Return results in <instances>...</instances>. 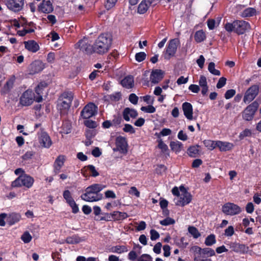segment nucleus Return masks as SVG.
I'll list each match as a JSON object with an SVG mask.
<instances>
[{"label": "nucleus", "mask_w": 261, "mask_h": 261, "mask_svg": "<svg viewBox=\"0 0 261 261\" xmlns=\"http://www.w3.org/2000/svg\"><path fill=\"white\" fill-rule=\"evenodd\" d=\"M106 186L99 184H93L85 189V193L81 196V198L87 202L98 201L102 199L103 195L100 193Z\"/></svg>", "instance_id": "2"}, {"label": "nucleus", "mask_w": 261, "mask_h": 261, "mask_svg": "<svg viewBox=\"0 0 261 261\" xmlns=\"http://www.w3.org/2000/svg\"><path fill=\"white\" fill-rule=\"evenodd\" d=\"M117 0H106L105 8L108 10H110L115 6Z\"/></svg>", "instance_id": "56"}, {"label": "nucleus", "mask_w": 261, "mask_h": 261, "mask_svg": "<svg viewBox=\"0 0 261 261\" xmlns=\"http://www.w3.org/2000/svg\"><path fill=\"white\" fill-rule=\"evenodd\" d=\"M39 142L42 146L49 148L51 145L50 137L45 132L42 131L39 135Z\"/></svg>", "instance_id": "18"}, {"label": "nucleus", "mask_w": 261, "mask_h": 261, "mask_svg": "<svg viewBox=\"0 0 261 261\" xmlns=\"http://www.w3.org/2000/svg\"><path fill=\"white\" fill-rule=\"evenodd\" d=\"M180 44L179 40L178 38L171 39L168 42L164 54V59L170 60L175 56L177 47Z\"/></svg>", "instance_id": "4"}, {"label": "nucleus", "mask_w": 261, "mask_h": 261, "mask_svg": "<svg viewBox=\"0 0 261 261\" xmlns=\"http://www.w3.org/2000/svg\"><path fill=\"white\" fill-rule=\"evenodd\" d=\"M188 230L189 232L194 239H197L201 236V234L199 232L198 229L195 226H189L188 227Z\"/></svg>", "instance_id": "41"}, {"label": "nucleus", "mask_w": 261, "mask_h": 261, "mask_svg": "<svg viewBox=\"0 0 261 261\" xmlns=\"http://www.w3.org/2000/svg\"><path fill=\"white\" fill-rule=\"evenodd\" d=\"M65 161V156L64 155H59L56 159L54 165L63 167Z\"/></svg>", "instance_id": "46"}, {"label": "nucleus", "mask_w": 261, "mask_h": 261, "mask_svg": "<svg viewBox=\"0 0 261 261\" xmlns=\"http://www.w3.org/2000/svg\"><path fill=\"white\" fill-rule=\"evenodd\" d=\"M121 85L127 89L132 88L134 86V77L132 75L125 76L121 81Z\"/></svg>", "instance_id": "27"}, {"label": "nucleus", "mask_w": 261, "mask_h": 261, "mask_svg": "<svg viewBox=\"0 0 261 261\" xmlns=\"http://www.w3.org/2000/svg\"><path fill=\"white\" fill-rule=\"evenodd\" d=\"M182 109L184 114L189 120L193 119V107L192 105L188 102H185L182 105Z\"/></svg>", "instance_id": "22"}, {"label": "nucleus", "mask_w": 261, "mask_h": 261, "mask_svg": "<svg viewBox=\"0 0 261 261\" xmlns=\"http://www.w3.org/2000/svg\"><path fill=\"white\" fill-rule=\"evenodd\" d=\"M122 118L120 114L114 115L113 118L111 121L112 125L115 127H120V125L122 122Z\"/></svg>", "instance_id": "38"}, {"label": "nucleus", "mask_w": 261, "mask_h": 261, "mask_svg": "<svg viewBox=\"0 0 261 261\" xmlns=\"http://www.w3.org/2000/svg\"><path fill=\"white\" fill-rule=\"evenodd\" d=\"M138 115V112L134 109L128 107L124 109L122 112L123 118L126 121L130 120V117L134 119Z\"/></svg>", "instance_id": "19"}, {"label": "nucleus", "mask_w": 261, "mask_h": 261, "mask_svg": "<svg viewBox=\"0 0 261 261\" xmlns=\"http://www.w3.org/2000/svg\"><path fill=\"white\" fill-rule=\"evenodd\" d=\"M137 261H152V258L149 254H143L138 258Z\"/></svg>", "instance_id": "58"}, {"label": "nucleus", "mask_w": 261, "mask_h": 261, "mask_svg": "<svg viewBox=\"0 0 261 261\" xmlns=\"http://www.w3.org/2000/svg\"><path fill=\"white\" fill-rule=\"evenodd\" d=\"M203 143L204 146L210 150H212L216 147V141L211 140H204Z\"/></svg>", "instance_id": "44"}, {"label": "nucleus", "mask_w": 261, "mask_h": 261, "mask_svg": "<svg viewBox=\"0 0 261 261\" xmlns=\"http://www.w3.org/2000/svg\"><path fill=\"white\" fill-rule=\"evenodd\" d=\"M21 239L24 243H29L31 241L32 237L28 231H25L21 236Z\"/></svg>", "instance_id": "50"}, {"label": "nucleus", "mask_w": 261, "mask_h": 261, "mask_svg": "<svg viewBox=\"0 0 261 261\" xmlns=\"http://www.w3.org/2000/svg\"><path fill=\"white\" fill-rule=\"evenodd\" d=\"M222 211L226 215L233 216L240 214L242 210L237 204L227 202L222 206Z\"/></svg>", "instance_id": "8"}, {"label": "nucleus", "mask_w": 261, "mask_h": 261, "mask_svg": "<svg viewBox=\"0 0 261 261\" xmlns=\"http://www.w3.org/2000/svg\"><path fill=\"white\" fill-rule=\"evenodd\" d=\"M114 221H119L124 220L128 217V215L125 212H120L118 211H114L112 213Z\"/></svg>", "instance_id": "33"}, {"label": "nucleus", "mask_w": 261, "mask_h": 261, "mask_svg": "<svg viewBox=\"0 0 261 261\" xmlns=\"http://www.w3.org/2000/svg\"><path fill=\"white\" fill-rule=\"evenodd\" d=\"M74 97V93L70 91H65L60 94L59 100H65L68 102H72Z\"/></svg>", "instance_id": "29"}, {"label": "nucleus", "mask_w": 261, "mask_h": 261, "mask_svg": "<svg viewBox=\"0 0 261 261\" xmlns=\"http://www.w3.org/2000/svg\"><path fill=\"white\" fill-rule=\"evenodd\" d=\"M97 107L93 102L87 104L81 112V116L88 119L97 114Z\"/></svg>", "instance_id": "6"}, {"label": "nucleus", "mask_w": 261, "mask_h": 261, "mask_svg": "<svg viewBox=\"0 0 261 261\" xmlns=\"http://www.w3.org/2000/svg\"><path fill=\"white\" fill-rule=\"evenodd\" d=\"M195 251L200 254L202 257H211L215 255L214 250L210 248H201L198 246H195Z\"/></svg>", "instance_id": "20"}, {"label": "nucleus", "mask_w": 261, "mask_h": 261, "mask_svg": "<svg viewBox=\"0 0 261 261\" xmlns=\"http://www.w3.org/2000/svg\"><path fill=\"white\" fill-rule=\"evenodd\" d=\"M158 147L161 150L162 153H164L166 158L169 156L170 153L168 147L162 140L159 141Z\"/></svg>", "instance_id": "34"}, {"label": "nucleus", "mask_w": 261, "mask_h": 261, "mask_svg": "<svg viewBox=\"0 0 261 261\" xmlns=\"http://www.w3.org/2000/svg\"><path fill=\"white\" fill-rule=\"evenodd\" d=\"M259 107V103L255 100L248 105L242 112V118L244 120L250 121L254 118L255 113Z\"/></svg>", "instance_id": "5"}, {"label": "nucleus", "mask_w": 261, "mask_h": 261, "mask_svg": "<svg viewBox=\"0 0 261 261\" xmlns=\"http://www.w3.org/2000/svg\"><path fill=\"white\" fill-rule=\"evenodd\" d=\"M141 110L148 113H153L155 112L156 109L152 105H148L146 107H142Z\"/></svg>", "instance_id": "52"}, {"label": "nucleus", "mask_w": 261, "mask_h": 261, "mask_svg": "<svg viewBox=\"0 0 261 261\" xmlns=\"http://www.w3.org/2000/svg\"><path fill=\"white\" fill-rule=\"evenodd\" d=\"M123 130L125 133H129L130 134H134L135 133V128L129 124H125Z\"/></svg>", "instance_id": "57"}, {"label": "nucleus", "mask_w": 261, "mask_h": 261, "mask_svg": "<svg viewBox=\"0 0 261 261\" xmlns=\"http://www.w3.org/2000/svg\"><path fill=\"white\" fill-rule=\"evenodd\" d=\"M112 252L121 254L128 251L126 246L124 245H117L112 248Z\"/></svg>", "instance_id": "37"}, {"label": "nucleus", "mask_w": 261, "mask_h": 261, "mask_svg": "<svg viewBox=\"0 0 261 261\" xmlns=\"http://www.w3.org/2000/svg\"><path fill=\"white\" fill-rule=\"evenodd\" d=\"M259 86L254 85L249 87L246 91L243 98V101L245 103H249L252 101L258 94Z\"/></svg>", "instance_id": "9"}, {"label": "nucleus", "mask_w": 261, "mask_h": 261, "mask_svg": "<svg viewBox=\"0 0 261 261\" xmlns=\"http://www.w3.org/2000/svg\"><path fill=\"white\" fill-rule=\"evenodd\" d=\"M251 134L252 133L251 130L246 128L240 134L239 138L240 140H243L245 137L251 136Z\"/></svg>", "instance_id": "55"}, {"label": "nucleus", "mask_w": 261, "mask_h": 261, "mask_svg": "<svg viewBox=\"0 0 261 261\" xmlns=\"http://www.w3.org/2000/svg\"><path fill=\"white\" fill-rule=\"evenodd\" d=\"M216 242V237L214 234L208 235L205 240V244L207 246H211Z\"/></svg>", "instance_id": "42"}, {"label": "nucleus", "mask_w": 261, "mask_h": 261, "mask_svg": "<svg viewBox=\"0 0 261 261\" xmlns=\"http://www.w3.org/2000/svg\"><path fill=\"white\" fill-rule=\"evenodd\" d=\"M224 28L228 32H234L235 26L233 25V22L232 23L227 22L225 24Z\"/></svg>", "instance_id": "63"}, {"label": "nucleus", "mask_w": 261, "mask_h": 261, "mask_svg": "<svg viewBox=\"0 0 261 261\" xmlns=\"http://www.w3.org/2000/svg\"><path fill=\"white\" fill-rule=\"evenodd\" d=\"M167 170V167L162 164L158 165L155 169V172L158 175H162L165 173Z\"/></svg>", "instance_id": "48"}, {"label": "nucleus", "mask_w": 261, "mask_h": 261, "mask_svg": "<svg viewBox=\"0 0 261 261\" xmlns=\"http://www.w3.org/2000/svg\"><path fill=\"white\" fill-rule=\"evenodd\" d=\"M192 200V195L188 192L185 194H181V195L176 202V205L181 206H184L191 202Z\"/></svg>", "instance_id": "21"}, {"label": "nucleus", "mask_w": 261, "mask_h": 261, "mask_svg": "<svg viewBox=\"0 0 261 261\" xmlns=\"http://www.w3.org/2000/svg\"><path fill=\"white\" fill-rule=\"evenodd\" d=\"M35 32V30L33 28L27 29L26 27L24 28L22 30H19L17 32V34L19 36L23 37L27 34L32 33Z\"/></svg>", "instance_id": "47"}, {"label": "nucleus", "mask_w": 261, "mask_h": 261, "mask_svg": "<svg viewBox=\"0 0 261 261\" xmlns=\"http://www.w3.org/2000/svg\"><path fill=\"white\" fill-rule=\"evenodd\" d=\"M87 170L90 171L91 175L93 177H96L99 175V173L96 171L94 166L92 165H89L85 166L83 169L82 170V174L85 177H87L88 175L86 173Z\"/></svg>", "instance_id": "28"}, {"label": "nucleus", "mask_w": 261, "mask_h": 261, "mask_svg": "<svg viewBox=\"0 0 261 261\" xmlns=\"http://www.w3.org/2000/svg\"><path fill=\"white\" fill-rule=\"evenodd\" d=\"M150 6L145 3V1H142L139 5L137 12L140 14L145 13L149 8Z\"/></svg>", "instance_id": "35"}, {"label": "nucleus", "mask_w": 261, "mask_h": 261, "mask_svg": "<svg viewBox=\"0 0 261 261\" xmlns=\"http://www.w3.org/2000/svg\"><path fill=\"white\" fill-rule=\"evenodd\" d=\"M53 10V4L50 0H43L38 7V11L43 13L49 14Z\"/></svg>", "instance_id": "13"}, {"label": "nucleus", "mask_w": 261, "mask_h": 261, "mask_svg": "<svg viewBox=\"0 0 261 261\" xmlns=\"http://www.w3.org/2000/svg\"><path fill=\"white\" fill-rule=\"evenodd\" d=\"M36 101L34 92L31 90H27L23 93L19 99V103L22 106L31 105Z\"/></svg>", "instance_id": "7"}, {"label": "nucleus", "mask_w": 261, "mask_h": 261, "mask_svg": "<svg viewBox=\"0 0 261 261\" xmlns=\"http://www.w3.org/2000/svg\"><path fill=\"white\" fill-rule=\"evenodd\" d=\"M216 145V147H218L221 151L230 150L233 147V145L231 143L221 141H217Z\"/></svg>", "instance_id": "26"}, {"label": "nucleus", "mask_w": 261, "mask_h": 261, "mask_svg": "<svg viewBox=\"0 0 261 261\" xmlns=\"http://www.w3.org/2000/svg\"><path fill=\"white\" fill-rule=\"evenodd\" d=\"M35 92L37 94V96H35L36 101L37 102H40L42 101V95L43 94V90L41 87V85H38L35 88Z\"/></svg>", "instance_id": "39"}, {"label": "nucleus", "mask_w": 261, "mask_h": 261, "mask_svg": "<svg viewBox=\"0 0 261 261\" xmlns=\"http://www.w3.org/2000/svg\"><path fill=\"white\" fill-rule=\"evenodd\" d=\"M24 0H6L5 5L9 10L14 12H18L22 10Z\"/></svg>", "instance_id": "11"}, {"label": "nucleus", "mask_w": 261, "mask_h": 261, "mask_svg": "<svg viewBox=\"0 0 261 261\" xmlns=\"http://www.w3.org/2000/svg\"><path fill=\"white\" fill-rule=\"evenodd\" d=\"M72 102H68L65 100H59L57 105V108L60 111L61 116L66 115L68 114Z\"/></svg>", "instance_id": "17"}, {"label": "nucleus", "mask_w": 261, "mask_h": 261, "mask_svg": "<svg viewBox=\"0 0 261 261\" xmlns=\"http://www.w3.org/2000/svg\"><path fill=\"white\" fill-rule=\"evenodd\" d=\"M171 149L176 153H179L182 150L183 144L179 141H171L170 143Z\"/></svg>", "instance_id": "31"}, {"label": "nucleus", "mask_w": 261, "mask_h": 261, "mask_svg": "<svg viewBox=\"0 0 261 261\" xmlns=\"http://www.w3.org/2000/svg\"><path fill=\"white\" fill-rule=\"evenodd\" d=\"M236 91L234 89H229L226 91L224 97L226 99H229L232 98L235 94Z\"/></svg>", "instance_id": "59"}, {"label": "nucleus", "mask_w": 261, "mask_h": 261, "mask_svg": "<svg viewBox=\"0 0 261 261\" xmlns=\"http://www.w3.org/2000/svg\"><path fill=\"white\" fill-rule=\"evenodd\" d=\"M128 193L129 194L135 195L137 197H139L140 195V192L135 187H132L130 188Z\"/></svg>", "instance_id": "62"}, {"label": "nucleus", "mask_w": 261, "mask_h": 261, "mask_svg": "<svg viewBox=\"0 0 261 261\" xmlns=\"http://www.w3.org/2000/svg\"><path fill=\"white\" fill-rule=\"evenodd\" d=\"M44 68V65L40 60L33 61L29 66L28 69L31 74H35L41 71Z\"/></svg>", "instance_id": "15"}, {"label": "nucleus", "mask_w": 261, "mask_h": 261, "mask_svg": "<svg viewBox=\"0 0 261 261\" xmlns=\"http://www.w3.org/2000/svg\"><path fill=\"white\" fill-rule=\"evenodd\" d=\"M84 123L86 127L90 128H95L97 126L96 121L92 120L86 119Z\"/></svg>", "instance_id": "53"}, {"label": "nucleus", "mask_w": 261, "mask_h": 261, "mask_svg": "<svg viewBox=\"0 0 261 261\" xmlns=\"http://www.w3.org/2000/svg\"><path fill=\"white\" fill-rule=\"evenodd\" d=\"M117 149L121 153L126 154L127 152V143L126 139L122 136H118L116 139Z\"/></svg>", "instance_id": "14"}, {"label": "nucleus", "mask_w": 261, "mask_h": 261, "mask_svg": "<svg viewBox=\"0 0 261 261\" xmlns=\"http://www.w3.org/2000/svg\"><path fill=\"white\" fill-rule=\"evenodd\" d=\"M200 146L198 145L190 146L188 149V153L189 156L193 158L196 157L199 153V150L198 148Z\"/></svg>", "instance_id": "36"}, {"label": "nucleus", "mask_w": 261, "mask_h": 261, "mask_svg": "<svg viewBox=\"0 0 261 261\" xmlns=\"http://www.w3.org/2000/svg\"><path fill=\"white\" fill-rule=\"evenodd\" d=\"M84 240L85 239L80 238L77 234H74L67 237L65 242L68 244H76Z\"/></svg>", "instance_id": "30"}, {"label": "nucleus", "mask_w": 261, "mask_h": 261, "mask_svg": "<svg viewBox=\"0 0 261 261\" xmlns=\"http://www.w3.org/2000/svg\"><path fill=\"white\" fill-rule=\"evenodd\" d=\"M63 196L67 204H69L74 201L71 196V192L68 190L64 191Z\"/></svg>", "instance_id": "45"}, {"label": "nucleus", "mask_w": 261, "mask_h": 261, "mask_svg": "<svg viewBox=\"0 0 261 261\" xmlns=\"http://www.w3.org/2000/svg\"><path fill=\"white\" fill-rule=\"evenodd\" d=\"M208 70L213 75H220L221 72L219 70L215 69V64L214 62H210L208 65Z\"/></svg>", "instance_id": "43"}, {"label": "nucleus", "mask_w": 261, "mask_h": 261, "mask_svg": "<svg viewBox=\"0 0 261 261\" xmlns=\"http://www.w3.org/2000/svg\"><path fill=\"white\" fill-rule=\"evenodd\" d=\"M160 223L163 226H168L174 224L175 220L170 217H167L164 220L160 221Z\"/></svg>", "instance_id": "49"}, {"label": "nucleus", "mask_w": 261, "mask_h": 261, "mask_svg": "<svg viewBox=\"0 0 261 261\" xmlns=\"http://www.w3.org/2000/svg\"><path fill=\"white\" fill-rule=\"evenodd\" d=\"M164 71L161 69H156L152 70L150 75L151 83L154 84H158L164 78Z\"/></svg>", "instance_id": "16"}, {"label": "nucleus", "mask_w": 261, "mask_h": 261, "mask_svg": "<svg viewBox=\"0 0 261 261\" xmlns=\"http://www.w3.org/2000/svg\"><path fill=\"white\" fill-rule=\"evenodd\" d=\"M24 44L25 49L33 53H36L40 49L39 44L33 40L24 41Z\"/></svg>", "instance_id": "23"}, {"label": "nucleus", "mask_w": 261, "mask_h": 261, "mask_svg": "<svg viewBox=\"0 0 261 261\" xmlns=\"http://www.w3.org/2000/svg\"><path fill=\"white\" fill-rule=\"evenodd\" d=\"M256 13V10L253 8H248L245 9L242 13V16L243 17H250L254 15Z\"/></svg>", "instance_id": "40"}, {"label": "nucleus", "mask_w": 261, "mask_h": 261, "mask_svg": "<svg viewBox=\"0 0 261 261\" xmlns=\"http://www.w3.org/2000/svg\"><path fill=\"white\" fill-rule=\"evenodd\" d=\"M150 239L152 241L156 240V239H159L160 237V234L159 232L155 230V229H151L150 231Z\"/></svg>", "instance_id": "61"}, {"label": "nucleus", "mask_w": 261, "mask_h": 261, "mask_svg": "<svg viewBox=\"0 0 261 261\" xmlns=\"http://www.w3.org/2000/svg\"><path fill=\"white\" fill-rule=\"evenodd\" d=\"M34 182L33 177L27 174H20L11 183L12 188H18L24 186L28 189L31 188Z\"/></svg>", "instance_id": "3"}, {"label": "nucleus", "mask_w": 261, "mask_h": 261, "mask_svg": "<svg viewBox=\"0 0 261 261\" xmlns=\"http://www.w3.org/2000/svg\"><path fill=\"white\" fill-rule=\"evenodd\" d=\"M231 248L233 251L242 254L246 253L248 250V247L246 246L245 244L236 242L231 244Z\"/></svg>", "instance_id": "24"}, {"label": "nucleus", "mask_w": 261, "mask_h": 261, "mask_svg": "<svg viewBox=\"0 0 261 261\" xmlns=\"http://www.w3.org/2000/svg\"><path fill=\"white\" fill-rule=\"evenodd\" d=\"M121 93L120 92H117L114 94L109 95V98L113 101H118L121 98Z\"/></svg>", "instance_id": "51"}, {"label": "nucleus", "mask_w": 261, "mask_h": 261, "mask_svg": "<svg viewBox=\"0 0 261 261\" xmlns=\"http://www.w3.org/2000/svg\"><path fill=\"white\" fill-rule=\"evenodd\" d=\"M112 36L108 33L100 34L95 40L94 44V53L99 55L107 53L112 44Z\"/></svg>", "instance_id": "1"}, {"label": "nucleus", "mask_w": 261, "mask_h": 261, "mask_svg": "<svg viewBox=\"0 0 261 261\" xmlns=\"http://www.w3.org/2000/svg\"><path fill=\"white\" fill-rule=\"evenodd\" d=\"M226 79L224 77H220L217 84V88L218 89H220L224 87L226 85Z\"/></svg>", "instance_id": "60"}, {"label": "nucleus", "mask_w": 261, "mask_h": 261, "mask_svg": "<svg viewBox=\"0 0 261 261\" xmlns=\"http://www.w3.org/2000/svg\"><path fill=\"white\" fill-rule=\"evenodd\" d=\"M76 48H79L80 50L86 54H92L94 53V44L90 45L86 41L80 40L75 44Z\"/></svg>", "instance_id": "12"}, {"label": "nucleus", "mask_w": 261, "mask_h": 261, "mask_svg": "<svg viewBox=\"0 0 261 261\" xmlns=\"http://www.w3.org/2000/svg\"><path fill=\"white\" fill-rule=\"evenodd\" d=\"M146 54L144 52H139L135 55V59L138 62H142L146 59Z\"/></svg>", "instance_id": "54"}, {"label": "nucleus", "mask_w": 261, "mask_h": 261, "mask_svg": "<svg viewBox=\"0 0 261 261\" xmlns=\"http://www.w3.org/2000/svg\"><path fill=\"white\" fill-rule=\"evenodd\" d=\"M20 219L21 215L19 214L12 213L7 216L6 218V222L10 226H11L19 222Z\"/></svg>", "instance_id": "25"}, {"label": "nucleus", "mask_w": 261, "mask_h": 261, "mask_svg": "<svg viewBox=\"0 0 261 261\" xmlns=\"http://www.w3.org/2000/svg\"><path fill=\"white\" fill-rule=\"evenodd\" d=\"M233 25L235 26L234 32L238 35H242L246 31L250 29V25L248 22L241 20L233 21Z\"/></svg>", "instance_id": "10"}, {"label": "nucleus", "mask_w": 261, "mask_h": 261, "mask_svg": "<svg viewBox=\"0 0 261 261\" xmlns=\"http://www.w3.org/2000/svg\"><path fill=\"white\" fill-rule=\"evenodd\" d=\"M206 39V35L202 30L197 31L194 35V39L197 43H200Z\"/></svg>", "instance_id": "32"}, {"label": "nucleus", "mask_w": 261, "mask_h": 261, "mask_svg": "<svg viewBox=\"0 0 261 261\" xmlns=\"http://www.w3.org/2000/svg\"><path fill=\"white\" fill-rule=\"evenodd\" d=\"M128 99L132 103L137 105L138 101V97L135 93H132L129 95Z\"/></svg>", "instance_id": "64"}]
</instances>
